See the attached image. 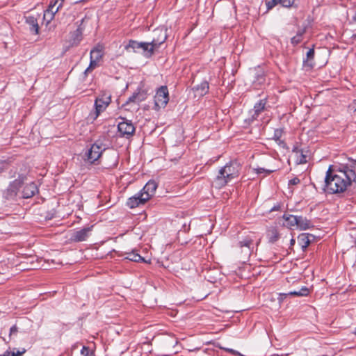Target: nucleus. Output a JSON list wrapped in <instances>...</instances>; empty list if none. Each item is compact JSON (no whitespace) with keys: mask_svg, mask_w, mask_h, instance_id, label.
<instances>
[{"mask_svg":"<svg viewBox=\"0 0 356 356\" xmlns=\"http://www.w3.org/2000/svg\"><path fill=\"white\" fill-rule=\"evenodd\" d=\"M324 191L330 194L343 193L353 182L356 183V160L347 163L330 165L325 177Z\"/></svg>","mask_w":356,"mask_h":356,"instance_id":"obj_1","label":"nucleus"},{"mask_svg":"<svg viewBox=\"0 0 356 356\" xmlns=\"http://www.w3.org/2000/svg\"><path fill=\"white\" fill-rule=\"evenodd\" d=\"M241 165L236 161H232L221 168L216 177V182L221 188L226 186L233 179L239 176Z\"/></svg>","mask_w":356,"mask_h":356,"instance_id":"obj_2","label":"nucleus"},{"mask_svg":"<svg viewBox=\"0 0 356 356\" xmlns=\"http://www.w3.org/2000/svg\"><path fill=\"white\" fill-rule=\"evenodd\" d=\"M107 149V145L102 140H97L86 152L87 161L93 163L100 158L103 152Z\"/></svg>","mask_w":356,"mask_h":356,"instance_id":"obj_3","label":"nucleus"},{"mask_svg":"<svg viewBox=\"0 0 356 356\" xmlns=\"http://www.w3.org/2000/svg\"><path fill=\"white\" fill-rule=\"evenodd\" d=\"M111 102V95L104 93L101 96H99L96 98L94 104L95 106V112L91 113L89 116V120H95L110 104Z\"/></svg>","mask_w":356,"mask_h":356,"instance_id":"obj_4","label":"nucleus"},{"mask_svg":"<svg viewBox=\"0 0 356 356\" xmlns=\"http://www.w3.org/2000/svg\"><path fill=\"white\" fill-rule=\"evenodd\" d=\"M25 179V175H19L17 179H15L9 184L7 190L4 193V197L7 200L14 199L17 196L19 189L22 187Z\"/></svg>","mask_w":356,"mask_h":356,"instance_id":"obj_5","label":"nucleus"},{"mask_svg":"<svg viewBox=\"0 0 356 356\" xmlns=\"http://www.w3.org/2000/svg\"><path fill=\"white\" fill-rule=\"evenodd\" d=\"M168 101V90H156V92L154 97V109L156 111H159L161 108H165Z\"/></svg>","mask_w":356,"mask_h":356,"instance_id":"obj_6","label":"nucleus"},{"mask_svg":"<svg viewBox=\"0 0 356 356\" xmlns=\"http://www.w3.org/2000/svg\"><path fill=\"white\" fill-rule=\"evenodd\" d=\"M118 130L120 136L129 138L135 132V127L131 121L123 120L118 125Z\"/></svg>","mask_w":356,"mask_h":356,"instance_id":"obj_7","label":"nucleus"},{"mask_svg":"<svg viewBox=\"0 0 356 356\" xmlns=\"http://www.w3.org/2000/svg\"><path fill=\"white\" fill-rule=\"evenodd\" d=\"M93 226L84 227L79 230L74 231L70 237L71 241L74 242L85 241L88 238Z\"/></svg>","mask_w":356,"mask_h":356,"instance_id":"obj_8","label":"nucleus"},{"mask_svg":"<svg viewBox=\"0 0 356 356\" xmlns=\"http://www.w3.org/2000/svg\"><path fill=\"white\" fill-rule=\"evenodd\" d=\"M148 200L143 196L140 192L137 193L134 196L128 198L127 206L130 209H134L141 205H144Z\"/></svg>","mask_w":356,"mask_h":356,"instance_id":"obj_9","label":"nucleus"},{"mask_svg":"<svg viewBox=\"0 0 356 356\" xmlns=\"http://www.w3.org/2000/svg\"><path fill=\"white\" fill-rule=\"evenodd\" d=\"M157 187V183L151 179L146 183L140 192L143 193L146 200H149L154 195Z\"/></svg>","mask_w":356,"mask_h":356,"instance_id":"obj_10","label":"nucleus"},{"mask_svg":"<svg viewBox=\"0 0 356 356\" xmlns=\"http://www.w3.org/2000/svg\"><path fill=\"white\" fill-rule=\"evenodd\" d=\"M154 33L157 37H154L153 40L151 41L153 44V46L156 49L159 48L161 44L165 42L167 39V34L165 31L163 29H155L154 31Z\"/></svg>","mask_w":356,"mask_h":356,"instance_id":"obj_11","label":"nucleus"},{"mask_svg":"<svg viewBox=\"0 0 356 356\" xmlns=\"http://www.w3.org/2000/svg\"><path fill=\"white\" fill-rule=\"evenodd\" d=\"M25 23L29 26V31L34 35L39 33V25L38 18L33 15L25 17Z\"/></svg>","mask_w":356,"mask_h":356,"instance_id":"obj_12","label":"nucleus"},{"mask_svg":"<svg viewBox=\"0 0 356 356\" xmlns=\"http://www.w3.org/2000/svg\"><path fill=\"white\" fill-rule=\"evenodd\" d=\"M38 191L37 185L34 182H31L24 186L22 190V197L30 198Z\"/></svg>","mask_w":356,"mask_h":356,"instance_id":"obj_13","label":"nucleus"},{"mask_svg":"<svg viewBox=\"0 0 356 356\" xmlns=\"http://www.w3.org/2000/svg\"><path fill=\"white\" fill-rule=\"evenodd\" d=\"M266 104L267 97H264L255 103L253 108L254 114L252 115V120H256L259 114L265 110Z\"/></svg>","mask_w":356,"mask_h":356,"instance_id":"obj_14","label":"nucleus"},{"mask_svg":"<svg viewBox=\"0 0 356 356\" xmlns=\"http://www.w3.org/2000/svg\"><path fill=\"white\" fill-rule=\"evenodd\" d=\"M311 238H314V236L308 233H302L298 236V241L303 251L309 245L312 241Z\"/></svg>","mask_w":356,"mask_h":356,"instance_id":"obj_15","label":"nucleus"},{"mask_svg":"<svg viewBox=\"0 0 356 356\" xmlns=\"http://www.w3.org/2000/svg\"><path fill=\"white\" fill-rule=\"evenodd\" d=\"M147 97L146 90H138L133 93L131 96H130L128 99L126 101L127 104L129 103H137L145 100Z\"/></svg>","mask_w":356,"mask_h":356,"instance_id":"obj_16","label":"nucleus"},{"mask_svg":"<svg viewBox=\"0 0 356 356\" xmlns=\"http://www.w3.org/2000/svg\"><path fill=\"white\" fill-rule=\"evenodd\" d=\"M140 45V49L143 50V54L146 58H150L154 54V49L156 48L154 46H153V44L152 42H141Z\"/></svg>","mask_w":356,"mask_h":356,"instance_id":"obj_17","label":"nucleus"},{"mask_svg":"<svg viewBox=\"0 0 356 356\" xmlns=\"http://www.w3.org/2000/svg\"><path fill=\"white\" fill-rule=\"evenodd\" d=\"M104 56V47L102 45L97 44L90 51V58L99 62Z\"/></svg>","mask_w":356,"mask_h":356,"instance_id":"obj_18","label":"nucleus"},{"mask_svg":"<svg viewBox=\"0 0 356 356\" xmlns=\"http://www.w3.org/2000/svg\"><path fill=\"white\" fill-rule=\"evenodd\" d=\"M314 49H309L307 53V58L303 60V65L307 70H311L314 66Z\"/></svg>","mask_w":356,"mask_h":356,"instance_id":"obj_19","label":"nucleus"},{"mask_svg":"<svg viewBox=\"0 0 356 356\" xmlns=\"http://www.w3.org/2000/svg\"><path fill=\"white\" fill-rule=\"evenodd\" d=\"M297 227L301 230H306L314 226L311 221L305 217L298 216Z\"/></svg>","mask_w":356,"mask_h":356,"instance_id":"obj_20","label":"nucleus"},{"mask_svg":"<svg viewBox=\"0 0 356 356\" xmlns=\"http://www.w3.org/2000/svg\"><path fill=\"white\" fill-rule=\"evenodd\" d=\"M54 4H49L47 10H44L43 19L47 22V24H49L55 17L56 13L53 10Z\"/></svg>","mask_w":356,"mask_h":356,"instance_id":"obj_21","label":"nucleus"},{"mask_svg":"<svg viewBox=\"0 0 356 356\" xmlns=\"http://www.w3.org/2000/svg\"><path fill=\"white\" fill-rule=\"evenodd\" d=\"M267 238L270 243H275L280 238V234L275 227H271L267 231Z\"/></svg>","mask_w":356,"mask_h":356,"instance_id":"obj_22","label":"nucleus"},{"mask_svg":"<svg viewBox=\"0 0 356 356\" xmlns=\"http://www.w3.org/2000/svg\"><path fill=\"white\" fill-rule=\"evenodd\" d=\"M265 81L266 79L264 72L260 68L256 70L253 83L256 85H261L265 82Z\"/></svg>","mask_w":356,"mask_h":356,"instance_id":"obj_23","label":"nucleus"},{"mask_svg":"<svg viewBox=\"0 0 356 356\" xmlns=\"http://www.w3.org/2000/svg\"><path fill=\"white\" fill-rule=\"evenodd\" d=\"M127 256L124 257L126 259H128L129 261H134V262H145L146 263V260L143 257H141L139 254H138L137 252L133 251V252H127L126 253Z\"/></svg>","mask_w":356,"mask_h":356,"instance_id":"obj_24","label":"nucleus"},{"mask_svg":"<svg viewBox=\"0 0 356 356\" xmlns=\"http://www.w3.org/2000/svg\"><path fill=\"white\" fill-rule=\"evenodd\" d=\"M238 245L241 248H247L246 253L250 254L252 252L253 241L250 238H245L243 241L238 242Z\"/></svg>","mask_w":356,"mask_h":356,"instance_id":"obj_25","label":"nucleus"},{"mask_svg":"<svg viewBox=\"0 0 356 356\" xmlns=\"http://www.w3.org/2000/svg\"><path fill=\"white\" fill-rule=\"evenodd\" d=\"M305 33V28L299 29L295 36L291 39V42L296 46L300 43L302 40V35Z\"/></svg>","mask_w":356,"mask_h":356,"instance_id":"obj_26","label":"nucleus"},{"mask_svg":"<svg viewBox=\"0 0 356 356\" xmlns=\"http://www.w3.org/2000/svg\"><path fill=\"white\" fill-rule=\"evenodd\" d=\"M283 219L287 222V225L290 227L297 226L298 216L284 214Z\"/></svg>","mask_w":356,"mask_h":356,"instance_id":"obj_27","label":"nucleus"},{"mask_svg":"<svg viewBox=\"0 0 356 356\" xmlns=\"http://www.w3.org/2000/svg\"><path fill=\"white\" fill-rule=\"evenodd\" d=\"M140 44H141V42L130 40L125 48L126 49H132L134 52H136L138 49H140Z\"/></svg>","mask_w":356,"mask_h":356,"instance_id":"obj_28","label":"nucleus"},{"mask_svg":"<svg viewBox=\"0 0 356 356\" xmlns=\"http://www.w3.org/2000/svg\"><path fill=\"white\" fill-rule=\"evenodd\" d=\"M64 0H51L49 4H54L53 10L57 13L63 7Z\"/></svg>","mask_w":356,"mask_h":356,"instance_id":"obj_29","label":"nucleus"},{"mask_svg":"<svg viewBox=\"0 0 356 356\" xmlns=\"http://www.w3.org/2000/svg\"><path fill=\"white\" fill-rule=\"evenodd\" d=\"M288 296H299V297H303L298 291H290L287 293H280L279 300H282L284 298H285Z\"/></svg>","mask_w":356,"mask_h":356,"instance_id":"obj_30","label":"nucleus"},{"mask_svg":"<svg viewBox=\"0 0 356 356\" xmlns=\"http://www.w3.org/2000/svg\"><path fill=\"white\" fill-rule=\"evenodd\" d=\"M99 65V62L90 58L89 66L85 70V74L90 73Z\"/></svg>","mask_w":356,"mask_h":356,"instance_id":"obj_31","label":"nucleus"},{"mask_svg":"<svg viewBox=\"0 0 356 356\" xmlns=\"http://www.w3.org/2000/svg\"><path fill=\"white\" fill-rule=\"evenodd\" d=\"M278 3H280L278 0H266V6L268 10H271Z\"/></svg>","mask_w":356,"mask_h":356,"instance_id":"obj_32","label":"nucleus"},{"mask_svg":"<svg viewBox=\"0 0 356 356\" xmlns=\"http://www.w3.org/2000/svg\"><path fill=\"white\" fill-rule=\"evenodd\" d=\"M296 0H278L280 4L284 7L289 8L292 6Z\"/></svg>","mask_w":356,"mask_h":356,"instance_id":"obj_33","label":"nucleus"},{"mask_svg":"<svg viewBox=\"0 0 356 356\" xmlns=\"http://www.w3.org/2000/svg\"><path fill=\"white\" fill-rule=\"evenodd\" d=\"M81 356H92V353L88 347L83 346L82 347V349L81 350Z\"/></svg>","mask_w":356,"mask_h":356,"instance_id":"obj_34","label":"nucleus"},{"mask_svg":"<svg viewBox=\"0 0 356 356\" xmlns=\"http://www.w3.org/2000/svg\"><path fill=\"white\" fill-rule=\"evenodd\" d=\"M253 170L255 171V172L257 174H261L263 172H266L267 175H270V173L274 172L273 170H268V169H265L264 168H254Z\"/></svg>","mask_w":356,"mask_h":356,"instance_id":"obj_35","label":"nucleus"},{"mask_svg":"<svg viewBox=\"0 0 356 356\" xmlns=\"http://www.w3.org/2000/svg\"><path fill=\"white\" fill-rule=\"evenodd\" d=\"M282 130L280 129H276L274 131V134H273V139H274L275 141H278V140H280V138L282 137Z\"/></svg>","mask_w":356,"mask_h":356,"instance_id":"obj_36","label":"nucleus"},{"mask_svg":"<svg viewBox=\"0 0 356 356\" xmlns=\"http://www.w3.org/2000/svg\"><path fill=\"white\" fill-rule=\"evenodd\" d=\"M9 163L6 161H0V172L8 169Z\"/></svg>","mask_w":356,"mask_h":356,"instance_id":"obj_37","label":"nucleus"},{"mask_svg":"<svg viewBox=\"0 0 356 356\" xmlns=\"http://www.w3.org/2000/svg\"><path fill=\"white\" fill-rule=\"evenodd\" d=\"M17 332H18V327H17V325H13L10 329L9 339H10L11 336L13 334H16L17 333Z\"/></svg>","mask_w":356,"mask_h":356,"instance_id":"obj_38","label":"nucleus"},{"mask_svg":"<svg viewBox=\"0 0 356 356\" xmlns=\"http://www.w3.org/2000/svg\"><path fill=\"white\" fill-rule=\"evenodd\" d=\"M300 293H301L302 296H307L309 293V289L306 286H302L300 290H298Z\"/></svg>","mask_w":356,"mask_h":356,"instance_id":"obj_39","label":"nucleus"},{"mask_svg":"<svg viewBox=\"0 0 356 356\" xmlns=\"http://www.w3.org/2000/svg\"><path fill=\"white\" fill-rule=\"evenodd\" d=\"M300 179L298 177H294L289 181V185H296L300 183Z\"/></svg>","mask_w":356,"mask_h":356,"instance_id":"obj_40","label":"nucleus"},{"mask_svg":"<svg viewBox=\"0 0 356 356\" xmlns=\"http://www.w3.org/2000/svg\"><path fill=\"white\" fill-rule=\"evenodd\" d=\"M209 85L207 81L202 82L196 89H209Z\"/></svg>","mask_w":356,"mask_h":356,"instance_id":"obj_41","label":"nucleus"},{"mask_svg":"<svg viewBox=\"0 0 356 356\" xmlns=\"http://www.w3.org/2000/svg\"><path fill=\"white\" fill-rule=\"evenodd\" d=\"M307 163L306 156L302 153L298 163L303 164V163Z\"/></svg>","mask_w":356,"mask_h":356,"instance_id":"obj_42","label":"nucleus"},{"mask_svg":"<svg viewBox=\"0 0 356 356\" xmlns=\"http://www.w3.org/2000/svg\"><path fill=\"white\" fill-rule=\"evenodd\" d=\"M0 356H14V351L7 350L3 354L0 355Z\"/></svg>","mask_w":356,"mask_h":356,"instance_id":"obj_43","label":"nucleus"},{"mask_svg":"<svg viewBox=\"0 0 356 356\" xmlns=\"http://www.w3.org/2000/svg\"><path fill=\"white\" fill-rule=\"evenodd\" d=\"M26 352V349L22 348V350L14 351V356H22Z\"/></svg>","mask_w":356,"mask_h":356,"instance_id":"obj_44","label":"nucleus"},{"mask_svg":"<svg viewBox=\"0 0 356 356\" xmlns=\"http://www.w3.org/2000/svg\"><path fill=\"white\" fill-rule=\"evenodd\" d=\"M280 209V204H277V205H275L273 207H272L270 210V211H278Z\"/></svg>","mask_w":356,"mask_h":356,"instance_id":"obj_45","label":"nucleus"},{"mask_svg":"<svg viewBox=\"0 0 356 356\" xmlns=\"http://www.w3.org/2000/svg\"><path fill=\"white\" fill-rule=\"evenodd\" d=\"M113 154L115 157V161H114V163H113V165H116L118 164V156H117V154L115 152H113Z\"/></svg>","mask_w":356,"mask_h":356,"instance_id":"obj_46","label":"nucleus"},{"mask_svg":"<svg viewBox=\"0 0 356 356\" xmlns=\"http://www.w3.org/2000/svg\"><path fill=\"white\" fill-rule=\"evenodd\" d=\"M232 355H237V356H241V354L239 352H238L237 350H234L233 352L232 353Z\"/></svg>","mask_w":356,"mask_h":356,"instance_id":"obj_47","label":"nucleus"},{"mask_svg":"<svg viewBox=\"0 0 356 356\" xmlns=\"http://www.w3.org/2000/svg\"><path fill=\"white\" fill-rule=\"evenodd\" d=\"M156 89H163V90H165V89H168L167 86H161L159 88H157Z\"/></svg>","mask_w":356,"mask_h":356,"instance_id":"obj_48","label":"nucleus"},{"mask_svg":"<svg viewBox=\"0 0 356 356\" xmlns=\"http://www.w3.org/2000/svg\"><path fill=\"white\" fill-rule=\"evenodd\" d=\"M225 351L232 353L234 350V349L232 348H225Z\"/></svg>","mask_w":356,"mask_h":356,"instance_id":"obj_49","label":"nucleus"},{"mask_svg":"<svg viewBox=\"0 0 356 356\" xmlns=\"http://www.w3.org/2000/svg\"><path fill=\"white\" fill-rule=\"evenodd\" d=\"M295 239L293 238H291V241H290V244L291 245H293L295 244Z\"/></svg>","mask_w":356,"mask_h":356,"instance_id":"obj_50","label":"nucleus"},{"mask_svg":"<svg viewBox=\"0 0 356 356\" xmlns=\"http://www.w3.org/2000/svg\"><path fill=\"white\" fill-rule=\"evenodd\" d=\"M353 21L354 22H356V12H355V15L353 17Z\"/></svg>","mask_w":356,"mask_h":356,"instance_id":"obj_51","label":"nucleus"},{"mask_svg":"<svg viewBox=\"0 0 356 356\" xmlns=\"http://www.w3.org/2000/svg\"><path fill=\"white\" fill-rule=\"evenodd\" d=\"M127 88H128V85L127 84L126 87H125V89H127Z\"/></svg>","mask_w":356,"mask_h":356,"instance_id":"obj_52","label":"nucleus"},{"mask_svg":"<svg viewBox=\"0 0 356 356\" xmlns=\"http://www.w3.org/2000/svg\"><path fill=\"white\" fill-rule=\"evenodd\" d=\"M353 36L354 38H355V37H356V34H354Z\"/></svg>","mask_w":356,"mask_h":356,"instance_id":"obj_53","label":"nucleus"},{"mask_svg":"<svg viewBox=\"0 0 356 356\" xmlns=\"http://www.w3.org/2000/svg\"><path fill=\"white\" fill-rule=\"evenodd\" d=\"M355 105H356V99L355 100Z\"/></svg>","mask_w":356,"mask_h":356,"instance_id":"obj_54","label":"nucleus"}]
</instances>
